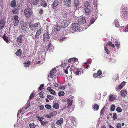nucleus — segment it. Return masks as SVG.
<instances>
[{"mask_svg": "<svg viewBox=\"0 0 128 128\" xmlns=\"http://www.w3.org/2000/svg\"><path fill=\"white\" fill-rule=\"evenodd\" d=\"M32 13V10L29 8H27L24 11V15L26 17L28 18L30 17Z\"/></svg>", "mask_w": 128, "mask_h": 128, "instance_id": "1", "label": "nucleus"}, {"mask_svg": "<svg viewBox=\"0 0 128 128\" xmlns=\"http://www.w3.org/2000/svg\"><path fill=\"white\" fill-rule=\"evenodd\" d=\"M71 20L70 19L65 20H64L61 24V26L62 28H65L68 26L70 22H71Z\"/></svg>", "mask_w": 128, "mask_h": 128, "instance_id": "2", "label": "nucleus"}, {"mask_svg": "<svg viewBox=\"0 0 128 128\" xmlns=\"http://www.w3.org/2000/svg\"><path fill=\"white\" fill-rule=\"evenodd\" d=\"M122 9L121 11L122 14L123 15H127L128 14V5L125 4L122 6Z\"/></svg>", "mask_w": 128, "mask_h": 128, "instance_id": "3", "label": "nucleus"}, {"mask_svg": "<svg viewBox=\"0 0 128 128\" xmlns=\"http://www.w3.org/2000/svg\"><path fill=\"white\" fill-rule=\"evenodd\" d=\"M72 30L74 31H77L80 29V26L78 23H73L71 26Z\"/></svg>", "mask_w": 128, "mask_h": 128, "instance_id": "4", "label": "nucleus"}, {"mask_svg": "<svg viewBox=\"0 0 128 128\" xmlns=\"http://www.w3.org/2000/svg\"><path fill=\"white\" fill-rule=\"evenodd\" d=\"M39 25H40L39 22L33 24L32 26L29 25V28L32 31H34L35 30L38 28Z\"/></svg>", "mask_w": 128, "mask_h": 128, "instance_id": "5", "label": "nucleus"}, {"mask_svg": "<svg viewBox=\"0 0 128 128\" xmlns=\"http://www.w3.org/2000/svg\"><path fill=\"white\" fill-rule=\"evenodd\" d=\"M49 33L47 32L44 34L43 36V40L44 42H47L49 41L50 37Z\"/></svg>", "mask_w": 128, "mask_h": 128, "instance_id": "6", "label": "nucleus"}, {"mask_svg": "<svg viewBox=\"0 0 128 128\" xmlns=\"http://www.w3.org/2000/svg\"><path fill=\"white\" fill-rule=\"evenodd\" d=\"M126 84V82H122L120 84L117 86L116 88V91L121 90L122 88L125 86Z\"/></svg>", "mask_w": 128, "mask_h": 128, "instance_id": "7", "label": "nucleus"}, {"mask_svg": "<svg viewBox=\"0 0 128 128\" xmlns=\"http://www.w3.org/2000/svg\"><path fill=\"white\" fill-rule=\"evenodd\" d=\"M78 24H85L86 22V20L85 18L83 17L80 18L78 19Z\"/></svg>", "mask_w": 128, "mask_h": 128, "instance_id": "8", "label": "nucleus"}, {"mask_svg": "<svg viewBox=\"0 0 128 128\" xmlns=\"http://www.w3.org/2000/svg\"><path fill=\"white\" fill-rule=\"evenodd\" d=\"M56 69L53 68L52 70L48 75V77L51 78H52L55 74L56 73Z\"/></svg>", "mask_w": 128, "mask_h": 128, "instance_id": "9", "label": "nucleus"}, {"mask_svg": "<svg viewBox=\"0 0 128 128\" xmlns=\"http://www.w3.org/2000/svg\"><path fill=\"white\" fill-rule=\"evenodd\" d=\"M46 50H48L50 52H52L54 50V48L51 46V44H50L46 46Z\"/></svg>", "mask_w": 128, "mask_h": 128, "instance_id": "10", "label": "nucleus"}, {"mask_svg": "<svg viewBox=\"0 0 128 128\" xmlns=\"http://www.w3.org/2000/svg\"><path fill=\"white\" fill-rule=\"evenodd\" d=\"M5 24V21L2 19L0 20V29H2L4 28V26Z\"/></svg>", "mask_w": 128, "mask_h": 128, "instance_id": "11", "label": "nucleus"}, {"mask_svg": "<svg viewBox=\"0 0 128 128\" xmlns=\"http://www.w3.org/2000/svg\"><path fill=\"white\" fill-rule=\"evenodd\" d=\"M84 9L87 14L89 15L91 13L92 11L91 7L84 8Z\"/></svg>", "mask_w": 128, "mask_h": 128, "instance_id": "12", "label": "nucleus"}, {"mask_svg": "<svg viewBox=\"0 0 128 128\" xmlns=\"http://www.w3.org/2000/svg\"><path fill=\"white\" fill-rule=\"evenodd\" d=\"M71 0H64L65 5L67 7H70L72 5Z\"/></svg>", "mask_w": 128, "mask_h": 128, "instance_id": "13", "label": "nucleus"}, {"mask_svg": "<svg viewBox=\"0 0 128 128\" xmlns=\"http://www.w3.org/2000/svg\"><path fill=\"white\" fill-rule=\"evenodd\" d=\"M2 38L6 43L7 44H9L10 43V42H9L8 40V38L6 34H4Z\"/></svg>", "mask_w": 128, "mask_h": 128, "instance_id": "14", "label": "nucleus"}, {"mask_svg": "<svg viewBox=\"0 0 128 128\" xmlns=\"http://www.w3.org/2000/svg\"><path fill=\"white\" fill-rule=\"evenodd\" d=\"M42 32L41 29H39L38 30L36 35L35 36V38L36 40L39 38V36L41 34Z\"/></svg>", "mask_w": 128, "mask_h": 128, "instance_id": "15", "label": "nucleus"}, {"mask_svg": "<svg viewBox=\"0 0 128 128\" xmlns=\"http://www.w3.org/2000/svg\"><path fill=\"white\" fill-rule=\"evenodd\" d=\"M127 93V92L126 90H122L120 92V95L123 97H125Z\"/></svg>", "mask_w": 128, "mask_h": 128, "instance_id": "16", "label": "nucleus"}, {"mask_svg": "<svg viewBox=\"0 0 128 128\" xmlns=\"http://www.w3.org/2000/svg\"><path fill=\"white\" fill-rule=\"evenodd\" d=\"M117 97L116 96L113 94L110 95L109 97V101L110 102H112Z\"/></svg>", "mask_w": 128, "mask_h": 128, "instance_id": "17", "label": "nucleus"}, {"mask_svg": "<svg viewBox=\"0 0 128 128\" xmlns=\"http://www.w3.org/2000/svg\"><path fill=\"white\" fill-rule=\"evenodd\" d=\"M80 4V2L78 0H75L74 7L76 9L78 7Z\"/></svg>", "mask_w": 128, "mask_h": 128, "instance_id": "18", "label": "nucleus"}, {"mask_svg": "<svg viewBox=\"0 0 128 128\" xmlns=\"http://www.w3.org/2000/svg\"><path fill=\"white\" fill-rule=\"evenodd\" d=\"M64 120L63 118H60V120H58L56 122V124L58 125L62 126V124L63 123Z\"/></svg>", "mask_w": 128, "mask_h": 128, "instance_id": "19", "label": "nucleus"}, {"mask_svg": "<svg viewBox=\"0 0 128 128\" xmlns=\"http://www.w3.org/2000/svg\"><path fill=\"white\" fill-rule=\"evenodd\" d=\"M78 60V59L76 58H71L70 59L68 60V62L72 64H73L76 62V60Z\"/></svg>", "mask_w": 128, "mask_h": 128, "instance_id": "20", "label": "nucleus"}, {"mask_svg": "<svg viewBox=\"0 0 128 128\" xmlns=\"http://www.w3.org/2000/svg\"><path fill=\"white\" fill-rule=\"evenodd\" d=\"M47 90L48 91H49L51 94L54 95L56 94V92L55 91L52 89L50 87H48L47 88Z\"/></svg>", "mask_w": 128, "mask_h": 128, "instance_id": "21", "label": "nucleus"}, {"mask_svg": "<svg viewBox=\"0 0 128 128\" xmlns=\"http://www.w3.org/2000/svg\"><path fill=\"white\" fill-rule=\"evenodd\" d=\"M40 5L44 7H46L47 6L46 2L44 0H41Z\"/></svg>", "mask_w": 128, "mask_h": 128, "instance_id": "22", "label": "nucleus"}, {"mask_svg": "<svg viewBox=\"0 0 128 128\" xmlns=\"http://www.w3.org/2000/svg\"><path fill=\"white\" fill-rule=\"evenodd\" d=\"M22 30L23 32L25 34H26L28 33L27 27L26 26L23 25L22 26Z\"/></svg>", "mask_w": 128, "mask_h": 128, "instance_id": "23", "label": "nucleus"}, {"mask_svg": "<svg viewBox=\"0 0 128 128\" xmlns=\"http://www.w3.org/2000/svg\"><path fill=\"white\" fill-rule=\"evenodd\" d=\"M22 54V51L21 49L18 50L16 52V55L19 57H20Z\"/></svg>", "mask_w": 128, "mask_h": 128, "instance_id": "24", "label": "nucleus"}, {"mask_svg": "<svg viewBox=\"0 0 128 128\" xmlns=\"http://www.w3.org/2000/svg\"><path fill=\"white\" fill-rule=\"evenodd\" d=\"M39 0H32L31 4L33 5L37 6L38 4Z\"/></svg>", "mask_w": 128, "mask_h": 128, "instance_id": "25", "label": "nucleus"}, {"mask_svg": "<svg viewBox=\"0 0 128 128\" xmlns=\"http://www.w3.org/2000/svg\"><path fill=\"white\" fill-rule=\"evenodd\" d=\"M16 41L20 43H22L23 42V40L22 39V36H20L17 37Z\"/></svg>", "mask_w": 128, "mask_h": 128, "instance_id": "26", "label": "nucleus"}, {"mask_svg": "<svg viewBox=\"0 0 128 128\" xmlns=\"http://www.w3.org/2000/svg\"><path fill=\"white\" fill-rule=\"evenodd\" d=\"M58 3L59 2L58 0H55L52 4L53 6L52 8L54 9V8L56 7L58 5Z\"/></svg>", "mask_w": 128, "mask_h": 128, "instance_id": "27", "label": "nucleus"}, {"mask_svg": "<svg viewBox=\"0 0 128 128\" xmlns=\"http://www.w3.org/2000/svg\"><path fill=\"white\" fill-rule=\"evenodd\" d=\"M10 6L12 7H15L16 6V1L15 0H13L11 1Z\"/></svg>", "mask_w": 128, "mask_h": 128, "instance_id": "28", "label": "nucleus"}, {"mask_svg": "<svg viewBox=\"0 0 128 128\" xmlns=\"http://www.w3.org/2000/svg\"><path fill=\"white\" fill-rule=\"evenodd\" d=\"M67 101L68 102V106H71L72 105L73 100H72V99H68Z\"/></svg>", "mask_w": 128, "mask_h": 128, "instance_id": "29", "label": "nucleus"}, {"mask_svg": "<svg viewBox=\"0 0 128 128\" xmlns=\"http://www.w3.org/2000/svg\"><path fill=\"white\" fill-rule=\"evenodd\" d=\"M53 107L54 108L56 109H58L59 108L60 106L59 105L58 103H55L53 104Z\"/></svg>", "mask_w": 128, "mask_h": 128, "instance_id": "30", "label": "nucleus"}, {"mask_svg": "<svg viewBox=\"0 0 128 128\" xmlns=\"http://www.w3.org/2000/svg\"><path fill=\"white\" fill-rule=\"evenodd\" d=\"M119 75L118 74L114 75L113 77V79L114 81H116L119 78Z\"/></svg>", "mask_w": 128, "mask_h": 128, "instance_id": "31", "label": "nucleus"}, {"mask_svg": "<svg viewBox=\"0 0 128 128\" xmlns=\"http://www.w3.org/2000/svg\"><path fill=\"white\" fill-rule=\"evenodd\" d=\"M99 106L98 104H95L93 106V108L95 110H98L99 108Z\"/></svg>", "mask_w": 128, "mask_h": 128, "instance_id": "32", "label": "nucleus"}, {"mask_svg": "<svg viewBox=\"0 0 128 128\" xmlns=\"http://www.w3.org/2000/svg\"><path fill=\"white\" fill-rule=\"evenodd\" d=\"M30 62L29 61L24 63V67L26 68L29 67L30 66Z\"/></svg>", "mask_w": 128, "mask_h": 128, "instance_id": "33", "label": "nucleus"}, {"mask_svg": "<svg viewBox=\"0 0 128 128\" xmlns=\"http://www.w3.org/2000/svg\"><path fill=\"white\" fill-rule=\"evenodd\" d=\"M89 7H91L90 5L88 2H86L84 4V8H88Z\"/></svg>", "mask_w": 128, "mask_h": 128, "instance_id": "34", "label": "nucleus"}, {"mask_svg": "<svg viewBox=\"0 0 128 128\" xmlns=\"http://www.w3.org/2000/svg\"><path fill=\"white\" fill-rule=\"evenodd\" d=\"M18 10L17 8H14V9L12 10V13L14 14H16L18 13Z\"/></svg>", "mask_w": 128, "mask_h": 128, "instance_id": "35", "label": "nucleus"}, {"mask_svg": "<svg viewBox=\"0 0 128 128\" xmlns=\"http://www.w3.org/2000/svg\"><path fill=\"white\" fill-rule=\"evenodd\" d=\"M113 24L115 25V26L116 27H119V25L118 24V21L117 20H115Z\"/></svg>", "mask_w": 128, "mask_h": 128, "instance_id": "36", "label": "nucleus"}, {"mask_svg": "<svg viewBox=\"0 0 128 128\" xmlns=\"http://www.w3.org/2000/svg\"><path fill=\"white\" fill-rule=\"evenodd\" d=\"M115 45L116 46L117 48L118 49L120 47V43L118 41H116L115 43Z\"/></svg>", "mask_w": 128, "mask_h": 128, "instance_id": "37", "label": "nucleus"}, {"mask_svg": "<svg viewBox=\"0 0 128 128\" xmlns=\"http://www.w3.org/2000/svg\"><path fill=\"white\" fill-rule=\"evenodd\" d=\"M57 113V111H53L52 112H51L50 113V114L52 117V116H56Z\"/></svg>", "mask_w": 128, "mask_h": 128, "instance_id": "38", "label": "nucleus"}, {"mask_svg": "<svg viewBox=\"0 0 128 128\" xmlns=\"http://www.w3.org/2000/svg\"><path fill=\"white\" fill-rule=\"evenodd\" d=\"M20 22L19 20L13 21V23L14 26H17L18 25Z\"/></svg>", "mask_w": 128, "mask_h": 128, "instance_id": "39", "label": "nucleus"}, {"mask_svg": "<svg viewBox=\"0 0 128 128\" xmlns=\"http://www.w3.org/2000/svg\"><path fill=\"white\" fill-rule=\"evenodd\" d=\"M45 94L43 92H40L39 94V96L40 97L42 98H44V95Z\"/></svg>", "mask_w": 128, "mask_h": 128, "instance_id": "40", "label": "nucleus"}, {"mask_svg": "<svg viewBox=\"0 0 128 128\" xmlns=\"http://www.w3.org/2000/svg\"><path fill=\"white\" fill-rule=\"evenodd\" d=\"M14 20L13 21L19 20V17L18 16L16 15L14 16H13Z\"/></svg>", "mask_w": 128, "mask_h": 128, "instance_id": "41", "label": "nucleus"}, {"mask_svg": "<svg viewBox=\"0 0 128 128\" xmlns=\"http://www.w3.org/2000/svg\"><path fill=\"white\" fill-rule=\"evenodd\" d=\"M35 96V94L34 93H32L30 95L29 97V99L30 100H33L34 96Z\"/></svg>", "mask_w": 128, "mask_h": 128, "instance_id": "42", "label": "nucleus"}, {"mask_svg": "<svg viewBox=\"0 0 128 128\" xmlns=\"http://www.w3.org/2000/svg\"><path fill=\"white\" fill-rule=\"evenodd\" d=\"M47 98L50 100H52L54 98V97L50 95H48L47 96Z\"/></svg>", "mask_w": 128, "mask_h": 128, "instance_id": "43", "label": "nucleus"}, {"mask_svg": "<svg viewBox=\"0 0 128 128\" xmlns=\"http://www.w3.org/2000/svg\"><path fill=\"white\" fill-rule=\"evenodd\" d=\"M115 108L116 106L114 105H112L110 107V111H114L115 110Z\"/></svg>", "mask_w": 128, "mask_h": 128, "instance_id": "44", "label": "nucleus"}, {"mask_svg": "<svg viewBox=\"0 0 128 128\" xmlns=\"http://www.w3.org/2000/svg\"><path fill=\"white\" fill-rule=\"evenodd\" d=\"M65 94L64 92L63 91L60 92L58 93V95L60 96H63Z\"/></svg>", "mask_w": 128, "mask_h": 128, "instance_id": "45", "label": "nucleus"}, {"mask_svg": "<svg viewBox=\"0 0 128 128\" xmlns=\"http://www.w3.org/2000/svg\"><path fill=\"white\" fill-rule=\"evenodd\" d=\"M29 126L30 128H35L36 126V124L34 123L30 124Z\"/></svg>", "mask_w": 128, "mask_h": 128, "instance_id": "46", "label": "nucleus"}, {"mask_svg": "<svg viewBox=\"0 0 128 128\" xmlns=\"http://www.w3.org/2000/svg\"><path fill=\"white\" fill-rule=\"evenodd\" d=\"M45 107L47 109L49 110L50 109L52 108V106L50 105L46 104L45 106Z\"/></svg>", "mask_w": 128, "mask_h": 128, "instance_id": "47", "label": "nucleus"}, {"mask_svg": "<svg viewBox=\"0 0 128 128\" xmlns=\"http://www.w3.org/2000/svg\"><path fill=\"white\" fill-rule=\"evenodd\" d=\"M116 111L119 112H122V108L120 107H118L116 109Z\"/></svg>", "mask_w": 128, "mask_h": 128, "instance_id": "48", "label": "nucleus"}, {"mask_svg": "<svg viewBox=\"0 0 128 128\" xmlns=\"http://www.w3.org/2000/svg\"><path fill=\"white\" fill-rule=\"evenodd\" d=\"M93 76L94 78H100V77H99L98 74L96 73H94L93 74Z\"/></svg>", "mask_w": 128, "mask_h": 128, "instance_id": "49", "label": "nucleus"}, {"mask_svg": "<svg viewBox=\"0 0 128 128\" xmlns=\"http://www.w3.org/2000/svg\"><path fill=\"white\" fill-rule=\"evenodd\" d=\"M102 74V72L100 70H98L97 72V74L98 76H100Z\"/></svg>", "mask_w": 128, "mask_h": 128, "instance_id": "50", "label": "nucleus"}, {"mask_svg": "<svg viewBox=\"0 0 128 128\" xmlns=\"http://www.w3.org/2000/svg\"><path fill=\"white\" fill-rule=\"evenodd\" d=\"M112 118L114 120L117 119V114L116 113H114Z\"/></svg>", "mask_w": 128, "mask_h": 128, "instance_id": "51", "label": "nucleus"}, {"mask_svg": "<svg viewBox=\"0 0 128 128\" xmlns=\"http://www.w3.org/2000/svg\"><path fill=\"white\" fill-rule=\"evenodd\" d=\"M39 107L40 108V110H43L44 108V106L42 105H40L39 106Z\"/></svg>", "mask_w": 128, "mask_h": 128, "instance_id": "52", "label": "nucleus"}, {"mask_svg": "<svg viewBox=\"0 0 128 128\" xmlns=\"http://www.w3.org/2000/svg\"><path fill=\"white\" fill-rule=\"evenodd\" d=\"M95 21V19L94 18H92L90 20V23L91 24H93Z\"/></svg>", "mask_w": 128, "mask_h": 128, "instance_id": "53", "label": "nucleus"}, {"mask_svg": "<svg viewBox=\"0 0 128 128\" xmlns=\"http://www.w3.org/2000/svg\"><path fill=\"white\" fill-rule=\"evenodd\" d=\"M105 111V108H104L101 110L100 112V114L101 115H103Z\"/></svg>", "mask_w": 128, "mask_h": 128, "instance_id": "54", "label": "nucleus"}, {"mask_svg": "<svg viewBox=\"0 0 128 128\" xmlns=\"http://www.w3.org/2000/svg\"><path fill=\"white\" fill-rule=\"evenodd\" d=\"M104 48H105V51L106 52L107 54H110V51L108 50L107 49V48L106 47L104 46Z\"/></svg>", "mask_w": 128, "mask_h": 128, "instance_id": "55", "label": "nucleus"}, {"mask_svg": "<svg viewBox=\"0 0 128 128\" xmlns=\"http://www.w3.org/2000/svg\"><path fill=\"white\" fill-rule=\"evenodd\" d=\"M116 127V128H122L121 124L119 123L117 124Z\"/></svg>", "mask_w": 128, "mask_h": 128, "instance_id": "56", "label": "nucleus"}, {"mask_svg": "<svg viewBox=\"0 0 128 128\" xmlns=\"http://www.w3.org/2000/svg\"><path fill=\"white\" fill-rule=\"evenodd\" d=\"M40 122L41 124V125H42L43 126H44L45 124H46V122H44L42 120Z\"/></svg>", "mask_w": 128, "mask_h": 128, "instance_id": "57", "label": "nucleus"}, {"mask_svg": "<svg viewBox=\"0 0 128 128\" xmlns=\"http://www.w3.org/2000/svg\"><path fill=\"white\" fill-rule=\"evenodd\" d=\"M44 86V84H41L40 87H39V89L40 90H42L43 89Z\"/></svg>", "mask_w": 128, "mask_h": 128, "instance_id": "58", "label": "nucleus"}, {"mask_svg": "<svg viewBox=\"0 0 128 128\" xmlns=\"http://www.w3.org/2000/svg\"><path fill=\"white\" fill-rule=\"evenodd\" d=\"M60 30V26H58L56 27V30L57 31H59Z\"/></svg>", "mask_w": 128, "mask_h": 128, "instance_id": "59", "label": "nucleus"}, {"mask_svg": "<svg viewBox=\"0 0 128 128\" xmlns=\"http://www.w3.org/2000/svg\"><path fill=\"white\" fill-rule=\"evenodd\" d=\"M21 5L20 3H18L17 4L16 7H17V9L18 10H19L20 9V8L21 6Z\"/></svg>", "mask_w": 128, "mask_h": 128, "instance_id": "60", "label": "nucleus"}, {"mask_svg": "<svg viewBox=\"0 0 128 128\" xmlns=\"http://www.w3.org/2000/svg\"><path fill=\"white\" fill-rule=\"evenodd\" d=\"M59 88L60 89L64 90L65 89V87L64 86H61L59 87Z\"/></svg>", "mask_w": 128, "mask_h": 128, "instance_id": "61", "label": "nucleus"}, {"mask_svg": "<svg viewBox=\"0 0 128 128\" xmlns=\"http://www.w3.org/2000/svg\"><path fill=\"white\" fill-rule=\"evenodd\" d=\"M124 31L126 32L128 31V25H126V27L124 30Z\"/></svg>", "mask_w": 128, "mask_h": 128, "instance_id": "62", "label": "nucleus"}, {"mask_svg": "<svg viewBox=\"0 0 128 128\" xmlns=\"http://www.w3.org/2000/svg\"><path fill=\"white\" fill-rule=\"evenodd\" d=\"M53 84H54V86L56 87H58V84L56 83L55 82H53Z\"/></svg>", "mask_w": 128, "mask_h": 128, "instance_id": "63", "label": "nucleus"}, {"mask_svg": "<svg viewBox=\"0 0 128 128\" xmlns=\"http://www.w3.org/2000/svg\"><path fill=\"white\" fill-rule=\"evenodd\" d=\"M80 71L78 70H77L76 71V72L75 73V75H79L80 74Z\"/></svg>", "mask_w": 128, "mask_h": 128, "instance_id": "64", "label": "nucleus"}]
</instances>
